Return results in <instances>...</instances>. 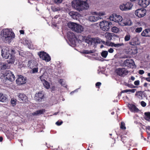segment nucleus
I'll list each match as a JSON object with an SVG mask.
<instances>
[{
	"instance_id": "nucleus-31",
	"label": "nucleus",
	"mask_w": 150,
	"mask_h": 150,
	"mask_svg": "<svg viewBox=\"0 0 150 150\" xmlns=\"http://www.w3.org/2000/svg\"><path fill=\"white\" fill-rule=\"evenodd\" d=\"M43 82V84L45 88L47 89H49L50 88V84L47 81H45Z\"/></svg>"
},
{
	"instance_id": "nucleus-7",
	"label": "nucleus",
	"mask_w": 150,
	"mask_h": 150,
	"mask_svg": "<svg viewBox=\"0 0 150 150\" xmlns=\"http://www.w3.org/2000/svg\"><path fill=\"white\" fill-rule=\"evenodd\" d=\"M115 71L118 75L122 77H124L128 73V71L124 68H119L116 69Z\"/></svg>"
},
{
	"instance_id": "nucleus-43",
	"label": "nucleus",
	"mask_w": 150,
	"mask_h": 150,
	"mask_svg": "<svg viewBox=\"0 0 150 150\" xmlns=\"http://www.w3.org/2000/svg\"><path fill=\"white\" fill-rule=\"evenodd\" d=\"M142 28L141 27L139 28H137L135 29V31L136 33H139L142 31Z\"/></svg>"
},
{
	"instance_id": "nucleus-22",
	"label": "nucleus",
	"mask_w": 150,
	"mask_h": 150,
	"mask_svg": "<svg viewBox=\"0 0 150 150\" xmlns=\"http://www.w3.org/2000/svg\"><path fill=\"white\" fill-rule=\"evenodd\" d=\"M141 35L144 37H150V29H146L143 30Z\"/></svg>"
},
{
	"instance_id": "nucleus-12",
	"label": "nucleus",
	"mask_w": 150,
	"mask_h": 150,
	"mask_svg": "<svg viewBox=\"0 0 150 150\" xmlns=\"http://www.w3.org/2000/svg\"><path fill=\"white\" fill-rule=\"evenodd\" d=\"M26 78L23 76H18V78L16 80V83L19 85L24 84L26 83Z\"/></svg>"
},
{
	"instance_id": "nucleus-36",
	"label": "nucleus",
	"mask_w": 150,
	"mask_h": 150,
	"mask_svg": "<svg viewBox=\"0 0 150 150\" xmlns=\"http://www.w3.org/2000/svg\"><path fill=\"white\" fill-rule=\"evenodd\" d=\"M32 73H34L37 72H38V66H35L34 67L32 68Z\"/></svg>"
},
{
	"instance_id": "nucleus-11",
	"label": "nucleus",
	"mask_w": 150,
	"mask_h": 150,
	"mask_svg": "<svg viewBox=\"0 0 150 150\" xmlns=\"http://www.w3.org/2000/svg\"><path fill=\"white\" fill-rule=\"evenodd\" d=\"M146 11L144 8H140L137 10L135 12V15L139 18L144 17L146 15Z\"/></svg>"
},
{
	"instance_id": "nucleus-16",
	"label": "nucleus",
	"mask_w": 150,
	"mask_h": 150,
	"mask_svg": "<svg viewBox=\"0 0 150 150\" xmlns=\"http://www.w3.org/2000/svg\"><path fill=\"white\" fill-rule=\"evenodd\" d=\"M128 108L132 112H138L139 110L136 106L132 104H129L128 105Z\"/></svg>"
},
{
	"instance_id": "nucleus-56",
	"label": "nucleus",
	"mask_w": 150,
	"mask_h": 150,
	"mask_svg": "<svg viewBox=\"0 0 150 150\" xmlns=\"http://www.w3.org/2000/svg\"><path fill=\"white\" fill-rule=\"evenodd\" d=\"M136 89H129V92H131L132 93H134L136 91Z\"/></svg>"
},
{
	"instance_id": "nucleus-9",
	"label": "nucleus",
	"mask_w": 150,
	"mask_h": 150,
	"mask_svg": "<svg viewBox=\"0 0 150 150\" xmlns=\"http://www.w3.org/2000/svg\"><path fill=\"white\" fill-rule=\"evenodd\" d=\"M133 5L130 2H127L125 4H123L120 6V8L122 11H127L130 10L132 8Z\"/></svg>"
},
{
	"instance_id": "nucleus-27",
	"label": "nucleus",
	"mask_w": 150,
	"mask_h": 150,
	"mask_svg": "<svg viewBox=\"0 0 150 150\" xmlns=\"http://www.w3.org/2000/svg\"><path fill=\"white\" fill-rule=\"evenodd\" d=\"M114 35L113 33H106L105 35V38L108 41L111 40Z\"/></svg>"
},
{
	"instance_id": "nucleus-18",
	"label": "nucleus",
	"mask_w": 150,
	"mask_h": 150,
	"mask_svg": "<svg viewBox=\"0 0 150 150\" xmlns=\"http://www.w3.org/2000/svg\"><path fill=\"white\" fill-rule=\"evenodd\" d=\"M67 36L69 40L70 41H75L77 39L74 33L71 32H69L68 33Z\"/></svg>"
},
{
	"instance_id": "nucleus-64",
	"label": "nucleus",
	"mask_w": 150,
	"mask_h": 150,
	"mask_svg": "<svg viewBox=\"0 0 150 150\" xmlns=\"http://www.w3.org/2000/svg\"><path fill=\"white\" fill-rule=\"evenodd\" d=\"M3 140V138L2 137H0V142H1Z\"/></svg>"
},
{
	"instance_id": "nucleus-34",
	"label": "nucleus",
	"mask_w": 150,
	"mask_h": 150,
	"mask_svg": "<svg viewBox=\"0 0 150 150\" xmlns=\"http://www.w3.org/2000/svg\"><path fill=\"white\" fill-rule=\"evenodd\" d=\"M113 33H117L119 31V29L115 26L112 27L111 29Z\"/></svg>"
},
{
	"instance_id": "nucleus-21",
	"label": "nucleus",
	"mask_w": 150,
	"mask_h": 150,
	"mask_svg": "<svg viewBox=\"0 0 150 150\" xmlns=\"http://www.w3.org/2000/svg\"><path fill=\"white\" fill-rule=\"evenodd\" d=\"M44 96V95L42 93L39 92L35 94V98L37 100L40 101L43 98Z\"/></svg>"
},
{
	"instance_id": "nucleus-17",
	"label": "nucleus",
	"mask_w": 150,
	"mask_h": 150,
	"mask_svg": "<svg viewBox=\"0 0 150 150\" xmlns=\"http://www.w3.org/2000/svg\"><path fill=\"white\" fill-rule=\"evenodd\" d=\"M120 24L122 26L128 25L130 26L132 24L131 21L127 18L125 19H122L121 23Z\"/></svg>"
},
{
	"instance_id": "nucleus-46",
	"label": "nucleus",
	"mask_w": 150,
	"mask_h": 150,
	"mask_svg": "<svg viewBox=\"0 0 150 150\" xmlns=\"http://www.w3.org/2000/svg\"><path fill=\"white\" fill-rule=\"evenodd\" d=\"M40 79L43 82H44L45 81H46L45 79V77L43 75H42L40 77Z\"/></svg>"
},
{
	"instance_id": "nucleus-48",
	"label": "nucleus",
	"mask_w": 150,
	"mask_h": 150,
	"mask_svg": "<svg viewBox=\"0 0 150 150\" xmlns=\"http://www.w3.org/2000/svg\"><path fill=\"white\" fill-rule=\"evenodd\" d=\"M141 105L143 107H145L146 106V103L144 101H142L140 103Z\"/></svg>"
},
{
	"instance_id": "nucleus-32",
	"label": "nucleus",
	"mask_w": 150,
	"mask_h": 150,
	"mask_svg": "<svg viewBox=\"0 0 150 150\" xmlns=\"http://www.w3.org/2000/svg\"><path fill=\"white\" fill-rule=\"evenodd\" d=\"M108 54V52L106 51H103L101 53V56L104 58H106Z\"/></svg>"
},
{
	"instance_id": "nucleus-54",
	"label": "nucleus",
	"mask_w": 150,
	"mask_h": 150,
	"mask_svg": "<svg viewBox=\"0 0 150 150\" xmlns=\"http://www.w3.org/2000/svg\"><path fill=\"white\" fill-rule=\"evenodd\" d=\"M144 73V70H140L139 71V74L141 75L143 74Z\"/></svg>"
},
{
	"instance_id": "nucleus-45",
	"label": "nucleus",
	"mask_w": 150,
	"mask_h": 150,
	"mask_svg": "<svg viewBox=\"0 0 150 150\" xmlns=\"http://www.w3.org/2000/svg\"><path fill=\"white\" fill-rule=\"evenodd\" d=\"M144 115L146 116L149 119H150V112H145L144 113Z\"/></svg>"
},
{
	"instance_id": "nucleus-41",
	"label": "nucleus",
	"mask_w": 150,
	"mask_h": 150,
	"mask_svg": "<svg viewBox=\"0 0 150 150\" xmlns=\"http://www.w3.org/2000/svg\"><path fill=\"white\" fill-rule=\"evenodd\" d=\"M93 52H94L93 51V50H90V51H88V50H85L83 52V53L86 54H89L93 53Z\"/></svg>"
},
{
	"instance_id": "nucleus-35",
	"label": "nucleus",
	"mask_w": 150,
	"mask_h": 150,
	"mask_svg": "<svg viewBox=\"0 0 150 150\" xmlns=\"http://www.w3.org/2000/svg\"><path fill=\"white\" fill-rule=\"evenodd\" d=\"M121 140L124 143L126 142L128 140V138L125 136L122 137V136H121Z\"/></svg>"
},
{
	"instance_id": "nucleus-63",
	"label": "nucleus",
	"mask_w": 150,
	"mask_h": 150,
	"mask_svg": "<svg viewBox=\"0 0 150 150\" xmlns=\"http://www.w3.org/2000/svg\"><path fill=\"white\" fill-rule=\"evenodd\" d=\"M147 85H148V83H144V87H147Z\"/></svg>"
},
{
	"instance_id": "nucleus-1",
	"label": "nucleus",
	"mask_w": 150,
	"mask_h": 150,
	"mask_svg": "<svg viewBox=\"0 0 150 150\" xmlns=\"http://www.w3.org/2000/svg\"><path fill=\"white\" fill-rule=\"evenodd\" d=\"M72 7L75 9L80 11L89 7L88 4L86 1L80 0H74L72 2Z\"/></svg>"
},
{
	"instance_id": "nucleus-59",
	"label": "nucleus",
	"mask_w": 150,
	"mask_h": 150,
	"mask_svg": "<svg viewBox=\"0 0 150 150\" xmlns=\"http://www.w3.org/2000/svg\"><path fill=\"white\" fill-rule=\"evenodd\" d=\"M20 33L21 34H24V30H21L19 31Z\"/></svg>"
},
{
	"instance_id": "nucleus-14",
	"label": "nucleus",
	"mask_w": 150,
	"mask_h": 150,
	"mask_svg": "<svg viewBox=\"0 0 150 150\" xmlns=\"http://www.w3.org/2000/svg\"><path fill=\"white\" fill-rule=\"evenodd\" d=\"M138 3L142 7L146 8L150 4V0H139Z\"/></svg>"
},
{
	"instance_id": "nucleus-26",
	"label": "nucleus",
	"mask_w": 150,
	"mask_h": 150,
	"mask_svg": "<svg viewBox=\"0 0 150 150\" xmlns=\"http://www.w3.org/2000/svg\"><path fill=\"white\" fill-rule=\"evenodd\" d=\"M7 97L5 94L0 92V101L4 102H6Z\"/></svg>"
},
{
	"instance_id": "nucleus-28",
	"label": "nucleus",
	"mask_w": 150,
	"mask_h": 150,
	"mask_svg": "<svg viewBox=\"0 0 150 150\" xmlns=\"http://www.w3.org/2000/svg\"><path fill=\"white\" fill-rule=\"evenodd\" d=\"M101 18V17H98V16H91L89 17V19L90 21L92 22L97 21L99 19Z\"/></svg>"
},
{
	"instance_id": "nucleus-13",
	"label": "nucleus",
	"mask_w": 150,
	"mask_h": 150,
	"mask_svg": "<svg viewBox=\"0 0 150 150\" xmlns=\"http://www.w3.org/2000/svg\"><path fill=\"white\" fill-rule=\"evenodd\" d=\"M100 40L98 38H88V40L86 39V42L88 44H92V43L96 44L100 43Z\"/></svg>"
},
{
	"instance_id": "nucleus-62",
	"label": "nucleus",
	"mask_w": 150,
	"mask_h": 150,
	"mask_svg": "<svg viewBox=\"0 0 150 150\" xmlns=\"http://www.w3.org/2000/svg\"><path fill=\"white\" fill-rule=\"evenodd\" d=\"M131 79L132 81H134L135 79V78L133 76H132L131 77Z\"/></svg>"
},
{
	"instance_id": "nucleus-10",
	"label": "nucleus",
	"mask_w": 150,
	"mask_h": 150,
	"mask_svg": "<svg viewBox=\"0 0 150 150\" xmlns=\"http://www.w3.org/2000/svg\"><path fill=\"white\" fill-rule=\"evenodd\" d=\"M110 20L113 21L115 22L118 23L119 24L121 23L122 20V17L120 15H118L116 14L115 16L112 15V16L109 17Z\"/></svg>"
},
{
	"instance_id": "nucleus-33",
	"label": "nucleus",
	"mask_w": 150,
	"mask_h": 150,
	"mask_svg": "<svg viewBox=\"0 0 150 150\" xmlns=\"http://www.w3.org/2000/svg\"><path fill=\"white\" fill-rule=\"evenodd\" d=\"M124 44L123 43H118V44H115L112 43V46H114L115 47H118L121 46L123 45Z\"/></svg>"
},
{
	"instance_id": "nucleus-52",
	"label": "nucleus",
	"mask_w": 150,
	"mask_h": 150,
	"mask_svg": "<svg viewBox=\"0 0 150 150\" xmlns=\"http://www.w3.org/2000/svg\"><path fill=\"white\" fill-rule=\"evenodd\" d=\"M139 81L138 80L134 82V84L136 86H138L139 84Z\"/></svg>"
},
{
	"instance_id": "nucleus-40",
	"label": "nucleus",
	"mask_w": 150,
	"mask_h": 150,
	"mask_svg": "<svg viewBox=\"0 0 150 150\" xmlns=\"http://www.w3.org/2000/svg\"><path fill=\"white\" fill-rule=\"evenodd\" d=\"M130 37L131 36L130 35L128 34L126 35L124 38L125 41H129L130 39Z\"/></svg>"
},
{
	"instance_id": "nucleus-58",
	"label": "nucleus",
	"mask_w": 150,
	"mask_h": 150,
	"mask_svg": "<svg viewBox=\"0 0 150 150\" xmlns=\"http://www.w3.org/2000/svg\"><path fill=\"white\" fill-rule=\"evenodd\" d=\"M129 92V89H126L122 91V93H127Z\"/></svg>"
},
{
	"instance_id": "nucleus-29",
	"label": "nucleus",
	"mask_w": 150,
	"mask_h": 150,
	"mask_svg": "<svg viewBox=\"0 0 150 150\" xmlns=\"http://www.w3.org/2000/svg\"><path fill=\"white\" fill-rule=\"evenodd\" d=\"M10 58L9 59L7 60V62L8 63H13L15 61V57L12 54H10Z\"/></svg>"
},
{
	"instance_id": "nucleus-15",
	"label": "nucleus",
	"mask_w": 150,
	"mask_h": 150,
	"mask_svg": "<svg viewBox=\"0 0 150 150\" xmlns=\"http://www.w3.org/2000/svg\"><path fill=\"white\" fill-rule=\"evenodd\" d=\"M18 97L20 101H21V102L26 103L28 101L27 96L23 93H20L18 95Z\"/></svg>"
},
{
	"instance_id": "nucleus-60",
	"label": "nucleus",
	"mask_w": 150,
	"mask_h": 150,
	"mask_svg": "<svg viewBox=\"0 0 150 150\" xmlns=\"http://www.w3.org/2000/svg\"><path fill=\"white\" fill-rule=\"evenodd\" d=\"M146 80L149 82H150V78L148 77L146 78Z\"/></svg>"
},
{
	"instance_id": "nucleus-3",
	"label": "nucleus",
	"mask_w": 150,
	"mask_h": 150,
	"mask_svg": "<svg viewBox=\"0 0 150 150\" xmlns=\"http://www.w3.org/2000/svg\"><path fill=\"white\" fill-rule=\"evenodd\" d=\"M68 25L69 28L77 33H81L83 30V27L81 25L75 23H69Z\"/></svg>"
},
{
	"instance_id": "nucleus-20",
	"label": "nucleus",
	"mask_w": 150,
	"mask_h": 150,
	"mask_svg": "<svg viewBox=\"0 0 150 150\" xmlns=\"http://www.w3.org/2000/svg\"><path fill=\"white\" fill-rule=\"evenodd\" d=\"M69 14L74 19L77 20L79 17V13L74 11H71L69 13Z\"/></svg>"
},
{
	"instance_id": "nucleus-42",
	"label": "nucleus",
	"mask_w": 150,
	"mask_h": 150,
	"mask_svg": "<svg viewBox=\"0 0 150 150\" xmlns=\"http://www.w3.org/2000/svg\"><path fill=\"white\" fill-rule=\"evenodd\" d=\"M120 128L123 130H125L126 129V127L125 126V124L124 123L121 122V125L120 126Z\"/></svg>"
},
{
	"instance_id": "nucleus-49",
	"label": "nucleus",
	"mask_w": 150,
	"mask_h": 150,
	"mask_svg": "<svg viewBox=\"0 0 150 150\" xmlns=\"http://www.w3.org/2000/svg\"><path fill=\"white\" fill-rule=\"evenodd\" d=\"M101 84V83L100 82H98L96 83V87H97L98 88H99Z\"/></svg>"
},
{
	"instance_id": "nucleus-55",
	"label": "nucleus",
	"mask_w": 150,
	"mask_h": 150,
	"mask_svg": "<svg viewBox=\"0 0 150 150\" xmlns=\"http://www.w3.org/2000/svg\"><path fill=\"white\" fill-rule=\"evenodd\" d=\"M114 51L113 49L111 48L110 49H109L108 50V52L110 53H112Z\"/></svg>"
},
{
	"instance_id": "nucleus-38",
	"label": "nucleus",
	"mask_w": 150,
	"mask_h": 150,
	"mask_svg": "<svg viewBox=\"0 0 150 150\" xmlns=\"http://www.w3.org/2000/svg\"><path fill=\"white\" fill-rule=\"evenodd\" d=\"M8 66L6 64L4 63L3 65L1 66V69L2 70H5L8 68Z\"/></svg>"
},
{
	"instance_id": "nucleus-37",
	"label": "nucleus",
	"mask_w": 150,
	"mask_h": 150,
	"mask_svg": "<svg viewBox=\"0 0 150 150\" xmlns=\"http://www.w3.org/2000/svg\"><path fill=\"white\" fill-rule=\"evenodd\" d=\"M59 83L62 86H64V87H67V85L64 83V80L63 79H60L59 80Z\"/></svg>"
},
{
	"instance_id": "nucleus-39",
	"label": "nucleus",
	"mask_w": 150,
	"mask_h": 150,
	"mask_svg": "<svg viewBox=\"0 0 150 150\" xmlns=\"http://www.w3.org/2000/svg\"><path fill=\"white\" fill-rule=\"evenodd\" d=\"M16 100L14 98H11V103L13 106L15 105L16 104Z\"/></svg>"
},
{
	"instance_id": "nucleus-30",
	"label": "nucleus",
	"mask_w": 150,
	"mask_h": 150,
	"mask_svg": "<svg viewBox=\"0 0 150 150\" xmlns=\"http://www.w3.org/2000/svg\"><path fill=\"white\" fill-rule=\"evenodd\" d=\"M143 93V92L142 91H139L136 92L135 94V95L140 98H142Z\"/></svg>"
},
{
	"instance_id": "nucleus-6",
	"label": "nucleus",
	"mask_w": 150,
	"mask_h": 150,
	"mask_svg": "<svg viewBox=\"0 0 150 150\" xmlns=\"http://www.w3.org/2000/svg\"><path fill=\"white\" fill-rule=\"evenodd\" d=\"M38 55L40 58L46 62H49L51 59V57L49 55L43 51L38 52Z\"/></svg>"
},
{
	"instance_id": "nucleus-2",
	"label": "nucleus",
	"mask_w": 150,
	"mask_h": 150,
	"mask_svg": "<svg viewBox=\"0 0 150 150\" xmlns=\"http://www.w3.org/2000/svg\"><path fill=\"white\" fill-rule=\"evenodd\" d=\"M1 35L3 37V39L6 43L10 42L11 40L15 37L14 33L7 29L3 30Z\"/></svg>"
},
{
	"instance_id": "nucleus-24",
	"label": "nucleus",
	"mask_w": 150,
	"mask_h": 150,
	"mask_svg": "<svg viewBox=\"0 0 150 150\" xmlns=\"http://www.w3.org/2000/svg\"><path fill=\"white\" fill-rule=\"evenodd\" d=\"M45 112V109H42L36 111L35 112H34L32 113V115H38L42 114Z\"/></svg>"
},
{
	"instance_id": "nucleus-23",
	"label": "nucleus",
	"mask_w": 150,
	"mask_h": 150,
	"mask_svg": "<svg viewBox=\"0 0 150 150\" xmlns=\"http://www.w3.org/2000/svg\"><path fill=\"white\" fill-rule=\"evenodd\" d=\"M129 44L130 45L133 46H135L138 44V40L136 38H132L129 42Z\"/></svg>"
},
{
	"instance_id": "nucleus-57",
	"label": "nucleus",
	"mask_w": 150,
	"mask_h": 150,
	"mask_svg": "<svg viewBox=\"0 0 150 150\" xmlns=\"http://www.w3.org/2000/svg\"><path fill=\"white\" fill-rule=\"evenodd\" d=\"M128 57V56L127 55H125L123 56H122L121 58L123 59L127 58Z\"/></svg>"
},
{
	"instance_id": "nucleus-61",
	"label": "nucleus",
	"mask_w": 150,
	"mask_h": 150,
	"mask_svg": "<svg viewBox=\"0 0 150 150\" xmlns=\"http://www.w3.org/2000/svg\"><path fill=\"white\" fill-rule=\"evenodd\" d=\"M115 142H114L113 143H112L111 144V147H114L115 146H114V144H115Z\"/></svg>"
},
{
	"instance_id": "nucleus-51",
	"label": "nucleus",
	"mask_w": 150,
	"mask_h": 150,
	"mask_svg": "<svg viewBox=\"0 0 150 150\" xmlns=\"http://www.w3.org/2000/svg\"><path fill=\"white\" fill-rule=\"evenodd\" d=\"M63 0H54V2L57 4H60L62 3Z\"/></svg>"
},
{
	"instance_id": "nucleus-47",
	"label": "nucleus",
	"mask_w": 150,
	"mask_h": 150,
	"mask_svg": "<svg viewBox=\"0 0 150 150\" xmlns=\"http://www.w3.org/2000/svg\"><path fill=\"white\" fill-rule=\"evenodd\" d=\"M62 123L63 122L62 121H58L56 122L55 124L58 126H60L61 125Z\"/></svg>"
},
{
	"instance_id": "nucleus-53",
	"label": "nucleus",
	"mask_w": 150,
	"mask_h": 150,
	"mask_svg": "<svg viewBox=\"0 0 150 150\" xmlns=\"http://www.w3.org/2000/svg\"><path fill=\"white\" fill-rule=\"evenodd\" d=\"M112 42L110 43L109 42L107 41L106 42L105 45L109 46H111L112 45H111V44H112Z\"/></svg>"
},
{
	"instance_id": "nucleus-19",
	"label": "nucleus",
	"mask_w": 150,
	"mask_h": 150,
	"mask_svg": "<svg viewBox=\"0 0 150 150\" xmlns=\"http://www.w3.org/2000/svg\"><path fill=\"white\" fill-rule=\"evenodd\" d=\"M10 55L9 51L5 49H3L1 50V55L3 57L8 59Z\"/></svg>"
},
{
	"instance_id": "nucleus-8",
	"label": "nucleus",
	"mask_w": 150,
	"mask_h": 150,
	"mask_svg": "<svg viewBox=\"0 0 150 150\" xmlns=\"http://www.w3.org/2000/svg\"><path fill=\"white\" fill-rule=\"evenodd\" d=\"M4 78L6 80L12 82L15 79V77L13 73L10 70H6L4 74Z\"/></svg>"
},
{
	"instance_id": "nucleus-50",
	"label": "nucleus",
	"mask_w": 150,
	"mask_h": 150,
	"mask_svg": "<svg viewBox=\"0 0 150 150\" xmlns=\"http://www.w3.org/2000/svg\"><path fill=\"white\" fill-rule=\"evenodd\" d=\"M105 14V13L104 12H99L98 13V17H101V16L104 15Z\"/></svg>"
},
{
	"instance_id": "nucleus-44",
	"label": "nucleus",
	"mask_w": 150,
	"mask_h": 150,
	"mask_svg": "<svg viewBox=\"0 0 150 150\" xmlns=\"http://www.w3.org/2000/svg\"><path fill=\"white\" fill-rule=\"evenodd\" d=\"M52 10L54 12L57 11L58 10H59V8L58 9V8L55 7V6H52L51 8Z\"/></svg>"
},
{
	"instance_id": "nucleus-4",
	"label": "nucleus",
	"mask_w": 150,
	"mask_h": 150,
	"mask_svg": "<svg viewBox=\"0 0 150 150\" xmlns=\"http://www.w3.org/2000/svg\"><path fill=\"white\" fill-rule=\"evenodd\" d=\"M112 24L110 21H103L100 23L99 25L101 29L104 31H108L112 26Z\"/></svg>"
},
{
	"instance_id": "nucleus-25",
	"label": "nucleus",
	"mask_w": 150,
	"mask_h": 150,
	"mask_svg": "<svg viewBox=\"0 0 150 150\" xmlns=\"http://www.w3.org/2000/svg\"><path fill=\"white\" fill-rule=\"evenodd\" d=\"M38 66L37 63L34 62L33 61H29L28 66L30 69H32L34 68L35 66Z\"/></svg>"
},
{
	"instance_id": "nucleus-5",
	"label": "nucleus",
	"mask_w": 150,
	"mask_h": 150,
	"mask_svg": "<svg viewBox=\"0 0 150 150\" xmlns=\"http://www.w3.org/2000/svg\"><path fill=\"white\" fill-rule=\"evenodd\" d=\"M135 63L133 60L130 58L125 60L123 63L121 65L122 67H126L129 68H133V67Z\"/></svg>"
}]
</instances>
